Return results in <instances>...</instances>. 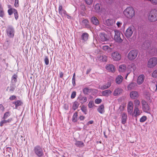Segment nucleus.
I'll use <instances>...</instances> for the list:
<instances>
[{"mask_svg": "<svg viewBox=\"0 0 157 157\" xmlns=\"http://www.w3.org/2000/svg\"><path fill=\"white\" fill-rule=\"evenodd\" d=\"M123 13L124 15L129 18H131L135 15V11L131 7L127 8Z\"/></svg>", "mask_w": 157, "mask_h": 157, "instance_id": "1", "label": "nucleus"}, {"mask_svg": "<svg viewBox=\"0 0 157 157\" xmlns=\"http://www.w3.org/2000/svg\"><path fill=\"white\" fill-rule=\"evenodd\" d=\"M142 46L144 49H149L150 47L151 50V52H152V53H153L154 54L157 53V49L154 46L151 47L150 42L148 41H146L144 43Z\"/></svg>", "mask_w": 157, "mask_h": 157, "instance_id": "2", "label": "nucleus"}, {"mask_svg": "<svg viewBox=\"0 0 157 157\" xmlns=\"http://www.w3.org/2000/svg\"><path fill=\"white\" fill-rule=\"evenodd\" d=\"M148 19L151 22L157 21V10H154L150 12L148 16Z\"/></svg>", "mask_w": 157, "mask_h": 157, "instance_id": "3", "label": "nucleus"}, {"mask_svg": "<svg viewBox=\"0 0 157 157\" xmlns=\"http://www.w3.org/2000/svg\"><path fill=\"white\" fill-rule=\"evenodd\" d=\"M7 36L10 38H13L14 36L15 30L13 27L9 25L6 29Z\"/></svg>", "mask_w": 157, "mask_h": 157, "instance_id": "4", "label": "nucleus"}, {"mask_svg": "<svg viewBox=\"0 0 157 157\" xmlns=\"http://www.w3.org/2000/svg\"><path fill=\"white\" fill-rule=\"evenodd\" d=\"M33 151L35 154L38 157H41L44 155L42 147L39 145H36L34 147Z\"/></svg>", "mask_w": 157, "mask_h": 157, "instance_id": "5", "label": "nucleus"}, {"mask_svg": "<svg viewBox=\"0 0 157 157\" xmlns=\"http://www.w3.org/2000/svg\"><path fill=\"white\" fill-rule=\"evenodd\" d=\"M138 52L136 50H132L128 53V58L130 60H133L136 58Z\"/></svg>", "mask_w": 157, "mask_h": 157, "instance_id": "6", "label": "nucleus"}, {"mask_svg": "<svg viewBox=\"0 0 157 157\" xmlns=\"http://www.w3.org/2000/svg\"><path fill=\"white\" fill-rule=\"evenodd\" d=\"M157 64V58L152 57L148 60L147 66L149 68H151L155 66Z\"/></svg>", "mask_w": 157, "mask_h": 157, "instance_id": "7", "label": "nucleus"}, {"mask_svg": "<svg viewBox=\"0 0 157 157\" xmlns=\"http://www.w3.org/2000/svg\"><path fill=\"white\" fill-rule=\"evenodd\" d=\"M141 104L143 111L147 113H150V109L147 102L144 100H142L141 101Z\"/></svg>", "mask_w": 157, "mask_h": 157, "instance_id": "8", "label": "nucleus"}, {"mask_svg": "<svg viewBox=\"0 0 157 157\" xmlns=\"http://www.w3.org/2000/svg\"><path fill=\"white\" fill-rule=\"evenodd\" d=\"M115 35L114 36V39L116 42L118 43H121L123 40L120 37V32L118 30H116L114 31Z\"/></svg>", "mask_w": 157, "mask_h": 157, "instance_id": "9", "label": "nucleus"}, {"mask_svg": "<svg viewBox=\"0 0 157 157\" xmlns=\"http://www.w3.org/2000/svg\"><path fill=\"white\" fill-rule=\"evenodd\" d=\"M111 56L113 59L115 61H119L121 58V55L117 51L112 53L111 54Z\"/></svg>", "mask_w": 157, "mask_h": 157, "instance_id": "10", "label": "nucleus"}, {"mask_svg": "<svg viewBox=\"0 0 157 157\" xmlns=\"http://www.w3.org/2000/svg\"><path fill=\"white\" fill-rule=\"evenodd\" d=\"M134 31L133 27H129L126 31L125 35L127 38L130 37L132 35Z\"/></svg>", "mask_w": 157, "mask_h": 157, "instance_id": "11", "label": "nucleus"}, {"mask_svg": "<svg viewBox=\"0 0 157 157\" xmlns=\"http://www.w3.org/2000/svg\"><path fill=\"white\" fill-rule=\"evenodd\" d=\"M13 104L14 105L12 106V107L14 109H17L18 107L22 105L23 102L21 100H17L14 101L12 102V105Z\"/></svg>", "mask_w": 157, "mask_h": 157, "instance_id": "12", "label": "nucleus"}, {"mask_svg": "<svg viewBox=\"0 0 157 157\" xmlns=\"http://www.w3.org/2000/svg\"><path fill=\"white\" fill-rule=\"evenodd\" d=\"M121 122L123 124H124L126 122L128 119V116L126 113H123L121 115Z\"/></svg>", "mask_w": 157, "mask_h": 157, "instance_id": "13", "label": "nucleus"}, {"mask_svg": "<svg viewBox=\"0 0 157 157\" xmlns=\"http://www.w3.org/2000/svg\"><path fill=\"white\" fill-rule=\"evenodd\" d=\"M130 96L132 99H136L139 97L138 93L137 91H132L130 93Z\"/></svg>", "mask_w": 157, "mask_h": 157, "instance_id": "14", "label": "nucleus"}, {"mask_svg": "<svg viewBox=\"0 0 157 157\" xmlns=\"http://www.w3.org/2000/svg\"><path fill=\"white\" fill-rule=\"evenodd\" d=\"M95 11L96 12L100 13L102 11L101 5L99 3L96 4L94 6Z\"/></svg>", "mask_w": 157, "mask_h": 157, "instance_id": "15", "label": "nucleus"}, {"mask_svg": "<svg viewBox=\"0 0 157 157\" xmlns=\"http://www.w3.org/2000/svg\"><path fill=\"white\" fill-rule=\"evenodd\" d=\"M99 39L102 41H106L108 40L107 35L104 33H101L99 34Z\"/></svg>", "mask_w": 157, "mask_h": 157, "instance_id": "16", "label": "nucleus"}, {"mask_svg": "<svg viewBox=\"0 0 157 157\" xmlns=\"http://www.w3.org/2000/svg\"><path fill=\"white\" fill-rule=\"evenodd\" d=\"M59 13L62 17L64 16L67 14L66 11L63 9V7L61 5H59Z\"/></svg>", "mask_w": 157, "mask_h": 157, "instance_id": "17", "label": "nucleus"}, {"mask_svg": "<svg viewBox=\"0 0 157 157\" xmlns=\"http://www.w3.org/2000/svg\"><path fill=\"white\" fill-rule=\"evenodd\" d=\"M145 76L143 75H140L138 77L137 82L139 85L142 84L144 81Z\"/></svg>", "mask_w": 157, "mask_h": 157, "instance_id": "18", "label": "nucleus"}, {"mask_svg": "<svg viewBox=\"0 0 157 157\" xmlns=\"http://www.w3.org/2000/svg\"><path fill=\"white\" fill-rule=\"evenodd\" d=\"M106 69L110 72H113L115 71V67L113 64L108 65L106 67Z\"/></svg>", "mask_w": 157, "mask_h": 157, "instance_id": "19", "label": "nucleus"}, {"mask_svg": "<svg viewBox=\"0 0 157 157\" xmlns=\"http://www.w3.org/2000/svg\"><path fill=\"white\" fill-rule=\"evenodd\" d=\"M89 37V34L86 33H83L81 37V40H82L83 42L87 41Z\"/></svg>", "mask_w": 157, "mask_h": 157, "instance_id": "20", "label": "nucleus"}, {"mask_svg": "<svg viewBox=\"0 0 157 157\" xmlns=\"http://www.w3.org/2000/svg\"><path fill=\"white\" fill-rule=\"evenodd\" d=\"M136 84L135 82H131L127 86L128 90H131L134 89L136 86Z\"/></svg>", "mask_w": 157, "mask_h": 157, "instance_id": "21", "label": "nucleus"}, {"mask_svg": "<svg viewBox=\"0 0 157 157\" xmlns=\"http://www.w3.org/2000/svg\"><path fill=\"white\" fill-rule=\"evenodd\" d=\"M111 83L109 82L105 84L102 86H99V88L101 90H105L109 88L111 86Z\"/></svg>", "mask_w": 157, "mask_h": 157, "instance_id": "22", "label": "nucleus"}, {"mask_svg": "<svg viewBox=\"0 0 157 157\" xmlns=\"http://www.w3.org/2000/svg\"><path fill=\"white\" fill-rule=\"evenodd\" d=\"M122 91V90L120 88L116 89L114 91L113 95L114 96H117L119 95Z\"/></svg>", "mask_w": 157, "mask_h": 157, "instance_id": "23", "label": "nucleus"}, {"mask_svg": "<svg viewBox=\"0 0 157 157\" xmlns=\"http://www.w3.org/2000/svg\"><path fill=\"white\" fill-rule=\"evenodd\" d=\"M141 112V111L140 110L139 108H134L133 114H134V117H136L139 116Z\"/></svg>", "mask_w": 157, "mask_h": 157, "instance_id": "24", "label": "nucleus"}, {"mask_svg": "<svg viewBox=\"0 0 157 157\" xmlns=\"http://www.w3.org/2000/svg\"><path fill=\"white\" fill-rule=\"evenodd\" d=\"M98 111L100 113L103 114L105 112L104 106L103 104L101 105L98 107Z\"/></svg>", "mask_w": 157, "mask_h": 157, "instance_id": "25", "label": "nucleus"}, {"mask_svg": "<svg viewBox=\"0 0 157 157\" xmlns=\"http://www.w3.org/2000/svg\"><path fill=\"white\" fill-rule=\"evenodd\" d=\"M12 120V118H10L7 120L5 119H3L2 121L0 122V126L1 127L4 124H5L7 123H10L11 122Z\"/></svg>", "mask_w": 157, "mask_h": 157, "instance_id": "26", "label": "nucleus"}, {"mask_svg": "<svg viewBox=\"0 0 157 157\" xmlns=\"http://www.w3.org/2000/svg\"><path fill=\"white\" fill-rule=\"evenodd\" d=\"M91 21L92 23L95 25H98L99 24L98 20L96 17H92L91 19Z\"/></svg>", "mask_w": 157, "mask_h": 157, "instance_id": "27", "label": "nucleus"}, {"mask_svg": "<svg viewBox=\"0 0 157 157\" xmlns=\"http://www.w3.org/2000/svg\"><path fill=\"white\" fill-rule=\"evenodd\" d=\"M123 77L121 75H118L116 79V83L118 84H120L122 81Z\"/></svg>", "mask_w": 157, "mask_h": 157, "instance_id": "28", "label": "nucleus"}, {"mask_svg": "<svg viewBox=\"0 0 157 157\" xmlns=\"http://www.w3.org/2000/svg\"><path fill=\"white\" fill-rule=\"evenodd\" d=\"M126 69V66L125 64H122L119 66V71L120 72H124Z\"/></svg>", "mask_w": 157, "mask_h": 157, "instance_id": "29", "label": "nucleus"}, {"mask_svg": "<svg viewBox=\"0 0 157 157\" xmlns=\"http://www.w3.org/2000/svg\"><path fill=\"white\" fill-rule=\"evenodd\" d=\"M75 145L79 147H83L84 146V144L81 141H76L75 143Z\"/></svg>", "mask_w": 157, "mask_h": 157, "instance_id": "30", "label": "nucleus"}, {"mask_svg": "<svg viewBox=\"0 0 157 157\" xmlns=\"http://www.w3.org/2000/svg\"><path fill=\"white\" fill-rule=\"evenodd\" d=\"M8 7L9 9L7 10V12L9 15L11 16L13 13L12 11L14 10H13L15 9L12 8L11 6L10 5H8Z\"/></svg>", "mask_w": 157, "mask_h": 157, "instance_id": "31", "label": "nucleus"}, {"mask_svg": "<svg viewBox=\"0 0 157 157\" xmlns=\"http://www.w3.org/2000/svg\"><path fill=\"white\" fill-rule=\"evenodd\" d=\"M112 91L109 90H106L103 91L101 94L102 95L105 96H108L109 94H111Z\"/></svg>", "mask_w": 157, "mask_h": 157, "instance_id": "32", "label": "nucleus"}, {"mask_svg": "<svg viewBox=\"0 0 157 157\" xmlns=\"http://www.w3.org/2000/svg\"><path fill=\"white\" fill-rule=\"evenodd\" d=\"M4 11L3 7L2 5L0 4V17L2 18L4 17Z\"/></svg>", "mask_w": 157, "mask_h": 157, "instance_id": "33", "label": "nucleus"}, {"mask_svg": "<svg viewBox=\"0 0 157 157\" xmlns=\"http://www.w3.org/2000/svg\"><path fill=\"white\" fill-rule=\"evenodd\" d=\"M98 59L101 61L106 62L107 60V56L105 55L101 56L99 57Z\"/></svg>", "mask_w": 157, "mask_h": 157, "instance_id": "34", "label": "nucleus"}, {"mask_svg": "<svg viewBox=\"0 0 157 157\" xmlns=\"http://www.w3.org/2000/svg\"><path fill=\"white\" fill-rule=\"evenodd\" d=\"M89 22L87 20H83L82 22V25L85 27L88 28L89 27V25L88 24Z\"/></svg>", "mask_w": 157, "mask_h": 157, "instance_id": "35", "label": "nucleus"}, {"mask_svg": "<svg viewBox=\"0 0 157 157\" xmlns=\"http://www.w3.org/2000/svg\"><path fill=\"white\" fill-rule=\"evenodd\" d=\"M135 104L134 108H139L140 104V102L138 100H135L134 101Z\"/></svg>", "mask_w": 157, "mask_h": 157, "instance_id": "36", "label": "nucleus"}, {"mask_svg": "<svg viewBox=\"0 0 157 157\" xmlns=\"http://www.w3.org/2000/svg\"><path fill=\"white\" fill-rule=\"evenodd\" d=\"M79 104L78 102L77 101L74 102L73 104L72 108L74 110L77 109L78 106Z\"/></svg>", "mask_w": 157, "mask_h": 157, "instance_id": "37", "label": "nucleus"}, {"mask_svg": "<svg viewBox=\"0 0 157 157\" xmlns=\"http://www.w3.org/2000/svg\"><path fill=\"white\" fill-rule=\"evenodd\" d=\"M13 11L12 12H13V13H14V17L15 19L17 20L19 17V15L17 10L15 9V10H13Z\"/></svg>", "mask_w": 157, "mask_h": 157, "instance_id": "38", "label": "nucleus"}, {"mask_svg": "<svg viewBox=\"0 0 157 157\" xmlns=\"http://www.w3.org/2000/svg\"><path fill=\"white\" fill-rule=\"evenodd\" d=\"M91 91V89H89L88 87H86L83 90V92L84 94H87L89 93Z\"/></svg>", "mask_w": 157, "mask_h": 157, "instance_id": "39", "label": "nucleus"}, {"mask_svg": "<svg viewBox=\"0 0 157 157\" xmlns=\"http://www.w3.org/2000/svg\"><path fill=\"white\" fill-rule=\"evenodd\" d=\"M78 116V113L77 112H75L72 118V121L74 122H76L77 121V117Z\"/></svg>", "mask_w": 157, "mask_h": 157, "instance_id": "40", "label": "nucleus"}, {"mask_svg": "<svg viewBox=\"0 0 157 157\" xmlns=\"http://www.w3.org/2000/svg\"><path fill=\"white\" fill-rule=\"evenodd\" d=\"M102 49L105 52H109L111 50V48L108 46L105 45L102 47Z\"/></svg>", "mask_w": 157, "mask_h": 157, "instance_id": "41", "label": "nucleus"}, {"mask_svg": "<svg viewBox=\"0 0 157 157\" xmlns=\"http://www.w3.org/2000/svg\"><path fill=\"white\" fill-rule=\"evenodd\" d=\"M81 110L84 114H87V110L86 107L85 105H83L81 107Z\"/></svg>", "mask_w": 157, "mask_h": 157, "instance_id": "42", "label": "nucleus"}, {"mask_svg": "<svg viewBox=\"0 0 157 157\" xmlns=\"http://www.w3.org/2000/svg\"><path fill=\"white\" fill-rule=\"evenodd\" d=\"M133 107H128L127 111L129 114L131 115L132 113Z\"/></svg>", "mask_w": 157, "mask_h": 157, "instance_id": "43", "label": "nucleus"}, {"mask_svg": "<svg viewBox=\"0 0 157 157\" xmlns=\"http://www.w3.org/2000/svg\"><path fill=\"white\" fill-rule=\"evenodd\" d=\"M10 115V112H7L5 113L4 115V116L3 117H2V119H6L8 117H9Z\"/></svg>", "mask_w": 157, "mask_h": 157, "instance_id": "44", "label": "nucleus"}, {"mask_svg": "<svg viewBox=\"0 0 157 157\" xmlns=\"http://www.w3.org/2000/svg\"><path fill=\"white\" fill-rule=\"evenodd\" d=\"M78 99L81 101V102L84 103L86 102L87 100L86 98V97H80L78 98Z\"/></svg>", "mask_w": 157, "mask_h": 157, "instance_id": "45", "label": "nucleus"}, {"mask_svg": "<svg viewBox=\"0 0 157 157\" xmlns=\"http://www.w3.org/2000/svg\"><path fill=\"white\" fill-rule=\"evenodd\" d=\"M8 89H9V91L11 93H12L14 90L15 88H14V86L12 85V86H10V87H7L6 90H8Z\"/></svg>", "mask_w": 157, "mask_h": 157, "instance_id": "46", "label": "nucleus"}, {"mask_svg": "<svg viewBox=\"0 0 157 157\" xmlns=\"http://www.w3.org/2000/svg\"><path fill=\"white\" fill-rule=\"evenodd\" d=\"M17 75L14 74L12 78V81H13L14 82H16L17 81Z\"/></svg>", "mask_w": 157, "mask_h": 157, "instance_id": "47", "label": "nucleus"}, {"mask_svg": "<svg viewBox=\"0 0 157 157\" xmlns=\"http://www.w3.org/2000/svg\"><path fill=\"white\" fill-rule=\"evenodd\" d=\"M125 105L124 104H121L119 107V109L121 111H123L124 109Z\"/></svg>", "mask_w": 157, "mask_h": 157, "instance_id": "48", "label": "nucleus"}, {"mask_svg": "<svg viewBox=\"0 0 157 157\" xmlns=\"http://www.w3.org/2000/svg\"><path fill=\"white\" fill-rule=\"evenodd\" d=\"M147 119V117L145 116L142 117L140 119V122H144Z\"/></svg>", "mask_w": 157, "mask_h": 157, "instance_id": "49", "label": "nucleus"}, {"mask_svg": "<svg viewBox=\"0 0 157 157\" xmlns=\"http://www.w3.org/2000/svg\"><path fill=\"white\" fill-rule=\"evenodd\" d=\"M152 76L155 77H157V69L154 71L152 74Z\"/></svg>", "mask_w": 157, "mask_h": 157, "instance_id": "50", "label": "nucleus"}, {"mask_svg": "<svg viewBox=\"0 0 157 157\" xmlns=\"http://www.w3.org/2000/svg\"><path fill=\"white\" fill-rule=\"evenodd\" d=\"M44 61L45 62V63L46 65H48L49 64V59H48V57L46 56H45L44 59Z\"/></svg>", "mask_w": 157, "mask_h": 157, "instance_id": "51", "label": "nucleus"}, {"mask_svg": "<svg viewBox=\"0 0 157 157\" xmlns=\"http://www.w3.org/2000/svg\"><path fill=\"white\" fill-rule=\"evenodd\" d=\"M101 99L100 98L96 99L94 101L95 103L97 104H99L101 102Z\"/></svg>", "mask_w": 157, "mask_h": 157, "instance_id": "52", "label": "nucleus"}, {"mask_svg": "<svg viewBox=\"0 0 157 157\" xmlns=\"http://www.w3.org/2000/svg\"><path fill=\"white\" fill-rule=\"evenodd\" d=\"M94 105V102L93 101H90L88 104V106L89 108H92Z\"/></svg>", "mask_w": 157, "mask_h": 157, "instance_id": "53", "label": "nucleus"}, {"mask_svg": "<svg viewBox=\"0 0 157 157\" xmlns=\"http://www.w3.org/2000/svg\"><path fill=\"white\" fill-rule=\"evenodd\" d=\"M14 6L16 7H17L19 6V4L18 0H15Z\"/></svg>", "mask_w": 157, "mask_h": 157, "instance_id": "54", "label": "nucleus"}, {"mask_svg": "<svg viewBox=\"0 0 157 157\" xmlns=\"http://www.w3.org/2000/svg\"><path fill=\"white\" fill-rule=\"evenodd\" d=\"M86 3L89 5L91 4L93 2V0H85Z\"/></svg>", "mask_w": 157, "mask_h": 157, "instance_id": "55", "label": "nucleus"}, {"mask_svg": "<svg viewBox=\"0 0 157 157\" xmlns=\"http://www.w3.org/2000/svg\"><path fill=\"white\" fill-rule=\"evenodd\" d=\"M76 95V92L75 91L73 92L71 94V98H74Z\"/></svg>", "mask_w": 157, "mask_h": 157, "instance_id": "56", "label": "nucleus"}, {"mask_svg": "<svg viewBox=\"0 0 157 157\" xmlns=\"http://www.w3.org/2000/svg\"><path fill=\"white\" fill-rule=\"evenodd\" d=\"M16 97L15 95H12L9 98V99L10 100H13L16 99Z\"/></svg>", "mask_w": 157, "mask_h": 157, "instance_id": "57", "label": "nucleus"}, {"mask_svg": "<svg viewBox=\"0 0 157 157\" xmlns=\"http://www.w3.org/2000/svg\"><path fill=\"white\" fill-rule=\"evenodd\" d=\"M128 107H133V103L132 101H130L128 103Z\"/></svg>", "mask_w": 157, "mask_h": 157, "instance_id": "58", "label": "nucleus"}, {"mask_svg": "<svg viewBox=\"0 0 157 157\" xmlns=\"http://www.w3.org/2000/svg\"><path fill=\"white\" fill-rule=\"evenodd\" d=\"M72 83L73 86H75V78H72Z\"/></svg>", "mask_w": 157, "mask_h": 157, "instance_id": "59", "label": "nucleus"}, {"mask_svg": "<svg viewBox=\"0 0 157 157\" xmlns=\"http://www.w3.org/2000/svg\"><path fill=\"white\" fill-rule=\"evenodd\" d=\"M0 109L2 111H3L4 109V107L2 104H0Z\"/></svg>", "mask_w": 157, "mask_h": 157, "instance_id": "60", "label": "nucleus"}, {"mask_svg": "<svg viewBox=\"0 0 157 157\" xmlns=\"http://www.w3.org/2000/svg\"><path fill=\"white\" fill-rule=\"evenodd\" d=\"M94 122V121L92 120L90 121H88L87 123V125H89L90 124H92Z\"/></svg>", "mask_w": 157, "mask_h": 157, "instance_id": "61", "label": "nucleus"}, {"mask_svg": "<svg viewBox=\"0 0 157 157\" xmlns=\"http://www.w3.org/2000/svg\"><path fill=\"white\" fill-rule=\"evenodd\" d=\"M122 23L119 21H117V25L118 27H121Z\"/></svg>", "mask_w": 157, "mask_h": 157, "instance_id": "62", "label": "nucleus"}, {"mask_svg": "<svg viewBox=\"0 0 157 157\" xmlns=\"http://www.w3.org/2000/svg\"><path fill=\"white\" fill-rule=\"evenodd\" d=\"M85 119V117L83 116H81L79 117V119L80 120H83Z\"/></svg>", "mask_w": 157, "mask_h": 157, "instance_id": "63", "label": "nucleus"}, {"mask_svg": "<svg viewBox=\"0 0 157 157\" xmlns=\"http://www.w3.org/2000/svg\"><path fill=\"white\" fill-rule=\"evenodd\" d=\"M60 76L59 77L60 78H62L63 77V73L62 72H61L59 73Z\"/></svg>", "mask_w": 157, "mask_h": 157, "instance_id": "64", "label": "nucleus"}]
</instances>
